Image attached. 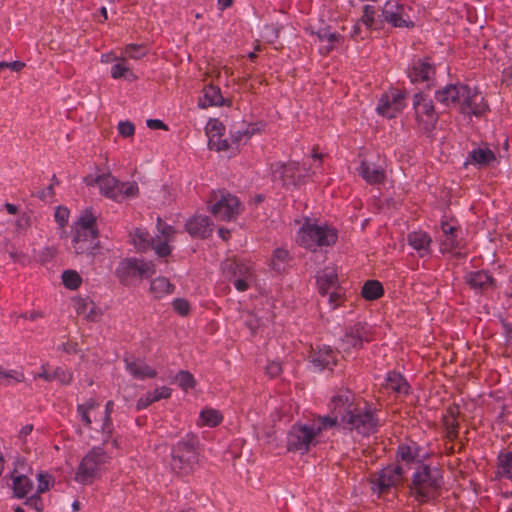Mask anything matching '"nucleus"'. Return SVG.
<instances>
[{
  "label": "nucleus",
  "instance_id": "f257e3e1",
  "mask_svg": "<svg viewBox=\"0 0 512 512\" xmlns=\"http://www.w3.org/2000/svg\"><path fill=\"white\" fill-rule=\"evenodd\" d=\"M334 412L340 416V423L362 436L376 433L380 427L378 411L367 402H356L352 391H339L332 397Z\"/></svg>",
  "mask_w": 512,
  "mask_h": 512
},
{
  "label": "nucleus",
  "instance_id": "f03ea898",
  "mask_svg": "<svg viewBox=\"0 0 512 512\" xmlns=\"http://www.w3.org/2000/svg\"><path fill=\"white\" fill-rule=\"evenodd\" d=\"M443 484V475L438 468L420 463L412 474L408 488L410 495L423 504L438 498Z\"/></svg>",
  "mask_w": 512,
  "mask_h": 512
},
{
  "label": "nucleus",
  "instance_id": "7ed1b4c3",
  "mask_svg": "<svg viewBox=\"0 0 512 512\" xmlns=\"http://www.w3.org/2000/svg\"><path fill=\"white\" fill-rule=\"evenodd\" d=\"M97 218L91 209H85L74 225L72 247L78 255H94L100 248Z\"/></svg>",
  "mask_w": 512,
  "mask_h": 512
},
{
  "label": "nucleus",
  "instance_id": "20e7f679",
  "mask_svg": "<svg viewBox=\"0 0 512 512\" xmlns=\"http://www.w3.org/2000/svg\"><path fill=\"white\" fill-rule=\"evenodd\" d=\"M198 439L187 434L172 447L171 468L179 476H188L194 472L199 462Z\"/></svg>",
  "mask_w": 512,
  "mask_h": 512
},
{
  "label": "nucleus",
  "instance_id": "39448f33",
  "mask_svg": "<svg viewBox=\"0 0 512 512\" xmlns=\"http://www.w3.org/2000/svg\"><path fill=\"white\" fill-rule=\"evenodd\" d=\"M338 240V231L329 225H317L305 221L297 233V242L311 251L317 248L333 246Z\"/></svg>",
  "mask_w": 512,
  "mask_h": 512
},
{
  "label": "nucleus",
  "instance_id": "423d86ee",
  "mask_svg": "<svg viewBox=\"0 0 512 512\" xmlns=\"http://www.w3.org/2000/svg\"><path fill=\"white\" fill-rule=\"evenodd\" d=\"M208 210L217 220L230 222L241 214L243 206L237 196L226 189H219L211 192Z\"/></svg>",
  "mask_w": 512,
  "mask_h": 512
},
{
  "label": "nucleus",
  "instance_id": "0eeeda50",
  "mask_svg": "<svg viewBox=\"0 0 512 512\" xmlns=\"http://www.w3.org/2000/svg\"><path fill=\"white\" fill-rule=\"evenodd\" d=\"M84 181L87 185L98 184L103 195L118 202L124 200L126 197H135L139 192L136 183L120 182L110 173L99 175L96 178L86 177Z\"/></svg>",
  "mask_w": 512,
  "mask_h": 512
},
{
  "label": "nucleus",
  "instance_id": "6e6552de",
  "mask_svg": "<svg viewBox=\"0 0 512 512\" xmlns=\"http://www.w3.org/2000/svg\"><path fill=\"white\" fill-rule=\"evenodd\" d=\"M110 456L103 447H93L81 460L75 473V481L83 484H92L98 477L101 466L108 463Z\"/></svg>",
  "mask_w": 512,
  "mask_h": 512
},
{
  "label": "nucleus",
  "instance_id": "1a4fd4ad",
  "mask_svg": "<svg viewBox=\"0 0 512 512\" xmlns=\"http://www.w3.org/2000/svg\"><path fill=\"white\" fill-rule=\"evenodd\" d=\"M413 109L416 129L429 136L439 119L433 100L424 93L418 92L413 96Z\"/></svg>",
  "mask_w": 512,
  "mask_h": 512
},
{
  "label": "nucleus",
  "instance_id": "9d476101",
  "mask_svg": "<svg viewBox=\"0 0 512 512\" xmlns=\"http://www.w3.org/2000/svg\"><path fill=\"white\" fill-rule=\"evenodd\" d=\"M369 483L373 493L382 497L404 482V470L399 464H391L370 475Z\"/></svg>",
  "mask_w": 512,
  "mask_h": 512
},
{
  "label": "nucleus",
  "instance_id": "9b49d317",
  "mask_svg": "<svg viewBox=\"0 0 512 512\" xmlns=\"http://www.w3.org/2000/svg\"><path fill=\"white\" fill-rule=\"evenodd\" d=\"M155 272V265L151 261L126 258L119 263L116 269V276L121 284L130 285L136 280L151 277Z\"/></svg>",
  "mask_w": 512,
  "mask_h": 512
},
{
  "label": "nucleus",
  "instance_id": "f8f14e48",
  "mask_svg": "<svg viewBox=\"0 0 512 512\" xmlns=\"http://www.w3.org/2000/svg\"><path fill=\"white\" fill-rule=\"evenodd\" d=\"M319 428L307 424L295 423L287 434L286 448L289 452L304 455L309 452L311 445H316Z\"/></svg>",
  "mask_w": 512,
  "mask_h": 512
},
{
  "label": "nucleus",
  "instance_id": "ddd939ff",
  "mask_svg": "<svg viewBox=\"0 0 512 512\" xmlns=\"http://www.w3.org/2000/svg\"><path fill=\"white\" fill-rule=\"evenodd\" d=\"M271 168L273 178L281 181L282 186L287 189L302 185L307 176V169L295 161L276 162L272 164Z\"/></svg>",
  "mask_w": 512,
  "mask_h": 512
},
{
  "label": "nucleus",
  "instance_id": "4468645a",
  "mask_svg": "<svg viewBox=\"0 0 512 512\" xmlns=\"http://www.w3.org/2000/svg\"><path fill=\"white\" fill-rule=\"evenodd\" d=\"M373 340V331L367 323L358 322L346 328L341 338V348L344 352L350 353L352 350H359L364 342Z\"/></svg>",
  "mask_w": 512,
  "mask_h": 512
},
{
  "label": "nucleus",
  "instance_id": "2eb2a0df",
  "mask_svg": "<svg viewBox=\"0 0 512 512\" xmlns=\"http://www.w3.org/2000/svg\"><path fill=\"white\" fill-rule=\"evenodd\" d=\"M408 78L412 83H427L432 81L436 75V66L430 56L413 59L407 70Z\"/></svg>",
  "mask_w": 512,
  "mask_h": 512
},
{
  "label": "nucleus",
  "instance_id": "dca6fc26",
  "mask_svg": "<svg viewBox=\"0 0 512 512\" xmlns=\"http://www.w3.org/2000/svg\"><path fill=\"white\" fill-rule=\"evenodd\" d=\"M465 93L459 107L460 113L464 115L482 116L488 110L489 106L483 95L475 89L466 86Z\"/></svg>",
  "mask_w": 512,
  "mask_h": 512
},
{
  "label": "nucleus",
  "instance_id": "f3484780",
  "mask_svg": "<svg viewBox=\"0 0 512 512\" xmlns=\"http://www.w3.org/2000/svg\"><path fill=\"white\" fill-rule=\"evenodd\" d=\"M384 20L397 28H413L414 22L409 19L405 6L397 1H388L382 11Z\"/></svg>",
  "mask_w": 512,
  "mask_h": 512
},
{
  "label": "nucleus",
  "instance_id": "a211bd4d",
  "mask_svg": "<svg viewBox=\"0 0 512 512\" xmlns=\"http://www.w3.org/2000/svg\"><path fill=\"white\" fill-rule=\"evenodd\" d=\"M222 271L228 281L234 279L255 280L253 267L238 259H228L222 263Z\"/></svg>",
  "mask_w": 512,
  "mask_h": 512
},
{
  "label": "nucleus",
  "instance_id": "6ab92c4d",
  "mask_svg": "<svg viewBox=\"0 0 512 512\" xmlns=\"http://www.w3.org/2000/svg\"><path fill=\"white\" fill-rule=\"evenodd\" d=\"M404 98V94L400 91L383 95L377 107L378 113L389 119L396 117L404 108Z\"/></svg>",
  "mask_w": 512,
  "mask_h": 512
},
{
  "label": "nucleus",
  "instance_id": "aec40b11",
  "mask_svg": "<svg viewBox=\"0 0 512 512\" xmlns=\"http://www.w3.org/2000/svg\"><path fill=\"white\" fill-rule=\"evenodd\" d=\"M465 84H448L445 87H443L440 90H437L435 93L436 100L449 107V106H455L460 107L462 97L464 93L466 92Z\"/></svg>",
  "mask_w": 512,
  "mask_h": 512
},
{
  "label": "nucleus",
  "instance_id": "412c9836",
  "mask_svg": "<svg viewBox=\"0 0 512 512\" xmlns=\"http://www.w3.org/2000/svg\"><path fill=\"white\" fill-rule=\"evenodd\" d=\"M337 351L331 347L322 345L312 349L310 353L311 362L319 369L332 370L337 364Z\"/></svg>",
  "mask_w": 512,
  "mask_h": 512
},
{
  "label": "nucleus",
  "instance_id": "4be33fe9",
  "mask_svg": "<svg viewBox=\"0 0 512 512\" xmlns=\"http://www.w3.org/2000/svg\"><path fill=\"white\" fill-rule=\"evenodd\" d=\"M460 408L457 404L449 405L442 416V425L445 429V438L453 442L459 436Z\"/></svg>",
  "mask_w": 512,
  "mask_h": 512
},
{
  "label": "nucleus",
  "instance_id": "5701e85b",
  "mask_svg": "<svg viewBox=\"0 0 512 512\" xmlns=\"http://www.w3.org/2000/svg\"><path fill=\"white\" fill-rule=\"evenodd\" d=\"M185 230L193 238H208L213 231V223L208 216L196 215L185 224Z\"/></svg>",
  "mask_w": 512,
  "mask_h": 512
},
{
  "label": "nucleus",
  "instance_id": "b1692460",
  "mask_svg": "<svg viewBox=\"0 0 512 512\" xmlns=\"http://www.w3.org/2000/svg\"><path fill=\"white\" fill-rule=\"evenodd\" d=\"M316 279L318 291L322 296L339 288L338 274L334 267H325L318 273Z\"/></svg>",
  "mask_w": 512,
  "mask_h": 512
},
{
  "label": "nucleus",
  "instance_id": "393cba45",
  "mask_svg": "<svg viewBox=\"0 0 512 512\" xmlns=\"http://www.w3.org/2000/svg\"><path fill=\"white\" fill-rule=\"evenodd\" d=\"M231 100H225L222 96L221 90L218 86L209 84L203 88V98L199 101L201 108H208L211 106H231Z\"/></svg>",
  "mask_w": 512,
  "mask_h": 512
},
{
  "label": "nucleus",
  "instance_id": "a878e982",
  "mask_svg": "<svg viewBox=\"0 0 512 512\" xmlns=\"http://www.w3.org/2000/svg\"><path fill=\"white\" fill-rule=\"evenodd\" d=\"M127 371L136 379L155 378L157 376L156 369L149 366L142 359H125Z\"/></svg>",
  "mask_w": 512,
  "mask_h": 512
},
{
  "label": "nucleus",
  "instance_id": "bb28decb",
  "mask_svg": "<svg viewBox=\"0 0 512 512\" xmlns=\"http://www.w3.org/2000/svg\"><path fill=\"white\" fill-rule=\"evenodd\" d=\"M407 241L418 252L420 257L430 253L432 239L427 232L421 230L410 232L407 236Z\"/></svg>",
  "mask_w": 512,
  "mask_h": 512
},
{
  "label": "nucleus",
  "instance_id": "cd10ccee",
  "mask_svg": "<svg viewBox=\"0 0 512 512\" xmlns=\"http://www.w3.org/2000/svg\"><path fill=\"white\" fill-rule=\"evenodd\" d=\"M466 283L475 290L484 291L495 287V280L487 271H475L466 276Z\"/></svg>",
  "mask_w": 512,
  "mask_h": 512
},
{
  "label": "nucleus",
  "instance_id": "c85d7f7f",
  "mask_svg": "<svg viewBox=\"0 0 512 512\" xmlns=\"http://www.w3.org/2000/svg\"><path fill=\"white\" fill-rule=\"evenodd\" d=\"M76 312L79 315H85V319L89 322H98L103 315V311L88 298L76 300Z\"/></svg>",
  "mask_w": 512,
  "mask_h": 512
},
{
  "label": "nucleus",
  "instance_id": "c756f323",
  "mask_svg": "<svg viewBox=\"0 0 512 512\" xmlns=\"http://www.w3.org/2000/svg\"><path fill=\"white\" fill-rule=\"evenodd\" d=\"M99 407L100 404L94 398H90L83 404L77 405V412L79 413L81 421L86 428L91 429L93 420L97 421L96 411Z\"/></svg>",
  "mask_w": 512,
  "mask_h": 512
},
{
  "label": "nucleus",
  "instance_id": "7c9ffc66",
  "mask_svg": "<svg viewBox=\"0 0 512 512\" xmlns=\"http://www.w3.org/2000/svg\"><path fill=\"white\" fill-rule=\"evenodd\" d=\"M317 37L322 44L320 46V53L328 55L333 49L343 42V36L336 32H329L326 29L319 30Z\"/></svg>",
  "mask_w": 512,
  "mask_h": 512
},
{
  "label": "nucleus",
  "instance_id": "2f4dec72",
  "mask_svg": "<svg viewBox=\"0 0 512 512\" xmlns=\"http://www.w3.org/2000/svg\"><path fill=\"white\" fill-rule=\"evenodd\" d=\"M359 174L369 184H381L386 179V172L381 167H372L367 161L363 160L359 167Z\"/></svg>",
  "mask_w": 512,
  "mask_h": 512
},
{
  "label": "nucleus",
  "instance_id": "473e14b6",
  "mask_svg": "<svg viewBox=\"0 0 512 512\" xmlns=\"http://www.w3.org/2000/svg\"><path fill=\"white\" fill-rule=\"evenodd\" d=\"M385 386L386 389L401 395H408L410 390V385L406 379L396 371H391L387 374Z\"/></svg>",
  "mask_w": 512,
  "mask_h": 512
},
{
  "label": "nucleus",
  "instance_id": "72a5a7b5",
  "mask_svg": "<svg viewBox=\"0 0 512 512\" xmlns=\"http://www.w3.org/2000/svg\"><path fill=\"white\" fill-rule=\"evenodd\" d=\"M468 160L474 165L486 166L495 161L496 156L489 148H477L469 153Z\"/></svg>",
  "mask_w": 512,
  "mask_h": 512
},
{
  "label": "nucleus",
  "instance_id": "f704fd0d",
  "mask_svg": "<svg viewBox=\"0 0 512 512\" xmlns=\"http://www.w3.org/2000/svg\"><path fill=\"white\" fill-rule=\"evenodd\" d=\"M175 286L166 277H157L150 284V291L155 298L160 299L165 295L171 294Z\"/></svg>",
  "mask_w": 512,
  "mask_h": 512
},
{
  "label": "nucleus",
  "instance_id": "c9c22d12",
  "mask_svg": "<svg viewBox=\"0 0 512 512\" xmlns=\"http://www.w3.org/2000/svg\"><path fill=\"white\" fill-rule=\"evenodd\" d=\"M223 421L222 413L213 408L203 409L199 415V421L197 423L198 426H208V427H216L220 425Z\"/></svg>",
  "mask_w": 512,
  "mask_h": 512
},
{
  "label": "nucleus",
  "instance_id": "e433bc0d",
  "mask_svg": "<svg viewBox=\"0 0 512 512\" xmlns=\"http://www.w3.org/2000/svg\"><path fill=\"white\" fill-rule=\"evenodd\" d=\"M13 494L16 498H24L33 489V482L25 475H12Z\"/></svg>",
  "mask_w": 512,
  "mask_h": 512
},
{
  "label": "nucleus",
  "instance_id": "4c0bfd02",
  "mask_svg": "<svg viewBox=\"0 0 512 512\" xmlns=\"http://www.w3.org/2000/svg\"><path fill=\"white\" fill-rule=\"evenodd\" d=\"M255 133L254 125L242 123L240 127L233 126L230 137L232 144L239 145L242 142L248 141Z\"/></svg>",
  "mask_w": 512,
  "mask_h": 512
},
{
  "label": "nucleus",
  "instance_id": "58836bf2",
  "mask_svg": "<svg viewBox=\"0 0 512 512\" xmlns=\"http://www.w3.org/2000/svg\"><path fill=\"white\" fill-rule=\"evenodd\" d=\"M383 294V285L378 280L366 281L361 290L362 297L369 301L377 300L382 297Z\"/></svg>",
  "mask_w": 512,
  "mask_h": 512
},
{
  "label": "nucleus",
  "instance_id": "ea45409f",
  "mask_svg": "<svg viewBox=\"0 0 512 512\" xmlns=\"http://www.w3.org/2000/svg\"><path fill=\"white\" fill-rule=\"evenodd\" d=\"M330 407H331V414H332L331 416L330 415L319 416L310 423V426L312 428H319V435L321 434V432L323 430L332 428L337 425L338 421L340 422V416H338L334 412L332 403L330 404Z\"/></svg>",
  "mask_w": 512,
  "mask_h": 512
},
{
  "label": "nucleus",
  "instance_id": "a19ab883",
  "mask_svg": "<svg viewBox=\"0 0 512 512\" xmlns=\"http://www.w3.org/2000/svg\"><path fill=\"white\" fill-rule=\"evenodd\" d=\"M132 241L134 246L139 251L148 250L151 246H153L154 243L153 238L149 232L140 228L135 229L134 233L132 234Z\"/></svg>",
  "mask_w": 512,
  "mask_h": 512
},
{
  "label": "nucleus",
  "instance_id": "79ce46f5",
  "mask_svg": "<svg viewBox=\"0 0 512 512\" xmlns=\"http://www.w3.org/2000/svg\"><path fill=\"white\" fill-rule=\"evenodd\" d=\"M418 457V449L416 445H409L402 443L398 446L396 451V459L404 461L405 463H412Z\"/></svg>",
  "mask_w": 512,
  "mask_h": 512
},
{
  "label": "nucleus",
  "instance_id": "37998d69",
  "mask_svg": "<svg viewBox=\"0 0 512 512\" xmlns=\"http://www.w3.org/2000/svg\"><path fill=\"white\" fill-rule=\"evenodd\" d=\"M498 474L508 479L512 478V452L500 453L497 463Z\"/></svg>",
  "mask_w": 512,
  "mask_h": 512
},
{
  "label": "nucleus",
  "instance_id": "c03bdc74",
  "mask_svg": "<svg viewBox=\"0 0 512 512\" xmlns=\"http://www.w3.org/2000/svg\"><path fill=\"white\" fill-rule=\"evenodd\" d=\"M175 381L185 392H187L189 389L195 388L197 384L193 374L187 370H180L175 376Z\"/></svg>",
  "mask_w": 512,
  "mask_h": 512
},
{
  "label": "nucleus",
  "instance_id": "a18cd8bd",
  "mask_svg": "<svg viewBox=\"0 0 512 512\" xmlns=\"http://www.w3.org/2000/svg\"><path fill=\"white\" fill-rule=\"evenodd\" d=\"M5 251L9 254L10 258L13 260L14 263H18L22 266H26L30 263V259L22 251H19L14 244L10 243L9 241L5 242L4 246Z\"/></svg>",
  "mask_w": 512,
  "mask_h": 512
},
{
  "label": "nucleus",
  "instance_id": "49530a36",
  "mask_svg": "<svg viewBox=\"0 0 512 512\" xmlns=\"http://www.w3.org/2000/svg\"><path fill=\"white\" fill-rule=\"evenodd\" d=\"M62 282L66 288L76 290L81 286L82 278L77 271L66 270L62 274Z\"/></svg>",
  "mask_w": 512,
  "mask_h": 512
},
{
  "label": "nucleus",
  "instance_id": "de8ad7c7",
  "mask_svg": "<svg viewBox=\"0 0 512 512\" xmlns=\"http://www.w3.org/2000/svg\"><path fill=\"white\" fill-rule=\"evenodd\" d=\"M290 259L289 251L284 248H276L273 251L271 263L275 270H280V266L287 263Z\"/></svg>",
  "mask_w": 512,
  "mask_h": 512
},
{
  "label": "nucleus",
  "instance_id": "09e8293b",
  "mask_svg": "<svg viewBox=\"0 0 512 512\" xmlns=\"http://www.w3.org/2000/svg\"><path fill=\"white\" fill-rule=\"evenodd\" d=\"M125 55L129 58L138 60L143 58L147 53V47L142 44H128L124 49Z\"/></svg>",
  "mask_w": 512,
  "mask_h": 512
},
{
  "label": "nucleus",
  "instance_id": "8fccbe9b",
  "mask_svg": "<svg viewBox=\"0 0 512 512\" xmlns=\"http://www.w3.org/2000/svg\"><path fill=\"white\" fill-rule=\"evenodd\" d=\"M375 15V7L372 5H365L363 8V14L360 18V22L363 23L367 27V29H373L376 22Z\"/></svg>",
  "mask_w": 512,
  "mask_h": 512
},
{
  "label": "nucleus",
  "instance_id": "3c124183",
  "mask_svg": "<svg viewBox=\"0 0 512 512\" xmlns=\"http://www.w3.org/2000/svg\"><path fill=\"white\" fill-rule=\"evenodd\" d=\"M25 379V376L22 372L18 371H1L0 373V384L9 385L13 382L21 383Z\"/></svg>",
  "mask_w": 512,
  "mask_h": 512
},
{
  "label": "nucleus",
  "instance_id": "603ef678",
  "mask_svg": "<svg viewBox=\"0 0 512 512\" xmlns=\"http://www.w3.org/2000/svg\"><path fill=\"white\" fill-rule=\"evenodd\" d=\"M53 380H57L59 383L63 385H68L71 383L73 379V373L69 370H66L62 367H57L52 372Z\"/></svg>",
  "mask_w": 512,
  "mask_h": 512
},
{
  "label": "nucleus",
  "instance_id": "864d4df0",
  "mask_svg": "<svg viewBox=\"0 0 512 512\" xmlns=\"http://www.w3.org/2000/svg\"><path fill=\"white\" fill-rule=\"evenodd\" d=\"M174 311L180 316L186 317L190 313V303L184 298H176L172 302Z\"/></svg>",
  "mask_w": 512,
  "mask_h": 512
},
{
  "label": "nucleus",
  "instance_id": "5fc2aeb1",
  "mask_svg": "<svg viewBox=\"0 0 512 512\" xmlns=\"http://www.w3.org/2000/svg\"><path fill=\"white\" fill-rule=\"evenodd\" d=\"M70 211L63 206L57 207L55 211V221L59 224L61 228H64L69 220Z\"/></svg>",
  "mask_w": 512,
  "mask_h": 512
},
{
  "label": "nucleus",
  "instance_id": "6e6d98bb",
  "mask_svg": "<svg viewBox=\"0 0 512 512\" xmlns=\"http://www.w3.org/2000/svg\"><path fill=\"white\" fill-rule=\"evenodd\" d=\"M128 74L133 76V73L130 71V69L127 66H125L123 63H117V64L113 65L111 68V76L114 79L127 77Z\"/></svg>",
  "mask_w": 512,
  "mask_h": 512
},
{
  "label": "nucleus",
  "instance_id": "4d7b16f0",
  "mask_svg": "<svg viewBox=\"0 0 512 512\" xmlns=\"http://www.w3.org/2000/svg\"><path fill=\"white\" fill-rule=\"evenodd\" d=\"M209 147L216 151H226L230 148V143L227 139H221L220 137L215 139V135H212L209 139Z\"/></svg>",
  "mask_w": 512,
  "mask_h": 512
},
{
  "label": "nucleus",
  "instance_id": "13d9d810",
  "mask_svg": "<svg viewBox=\"0 0 512 512\" xmlns=\"http://www.w3.org/2000/svg\"><path fill=\"white\" fill-rule=\"evenodd\" d=\"M113 407H114L113 401L110 400L106 403L102 429H103V431L107 430L108 433H111V424H112L111 413L113 411Z\"/></svg>",
  "mask_w": 512,
  "mask_h": 512
},
{
  "label": "nucleus",
  "instance_id": "bf43d9fd",
  "mask_svg": "<svg viewBox=\"0 0 512 512\" xmlns=\"http://www.w3.org/2000/svg\"><path fill=\"white\" fill-rule=\"evenodd\" d=\"M150 393L152 395V398H153L154 402H156V401H159L161 399H168V398H170L171 394H172V389L167 387V386H163V387L154 389Z\"/></svg>",
  "mask_w": 512,
  "mask_h": 512
},
{
  "label": "nucleus",
  "instance_id": "052dcab7",
  "mask_svg": "<svg viewBox=\"0 0 512 512\" xmlns=\"http://www.w3.org/2000/svg\"><path fill=\"white\" fill-rule=\"evenodd\" d=\"M119 134L123 137H131L135 133V126L130 121H121L118 124Z\"/></svg>",
  "mask_w": 512,
  "mask_h": 512
},
{
  "label": "nucleus",
  "instance_id": "680f3d73",
  "mask_svg": "<svg viewBox=\"0 0 512 512\" xmlns=\"http://www.w3.org/2000/svg\"><path fill=\"white\" fill-rule=\"evenodd\" d=\"M329 293V304L332 309H336L343 302V293L340 291V288L331 290Z\"/></svg>",
  "mask_w": 512,
  "mask_h": 512
},
{
  "label": "nucleus",
  "instance_id": "e2e57ef3",
  "mask_svg": "<svg viewBox=\"0 0 512 512\" xmlns=\"http://www.w3.org/2000/svg\"><path fill=\"white\" fill-rule=\"evenodd\" d=\"M266 373L272 378L278 377L282 373L281 363L277 361L269 362L266 366Z\"/></svg>",
  "mask_w": 512,
  "mask_h": 512
},
{
  "label": "nucleus",
  "instance_id": "0e129e2a",
  "mask_svg": "<svg viewBox=\"0 0 512 512\" xmlns=\"http://www.w3.org/2000/svg\"><path fill=\"white\" fill-rule=\"evenodd\" d=\"M445 237V240L441 244L444 250L451 252L459 247L456 234Z\"/></svg>",
  "mask_w": 512,
  "mask_h": 512
},
{
  "label": "nucleus",
  "instance_id": "69168bd1",
  "mask_svg": "<svg viewBox=\"0 0 512 512\" xmlns=\"http://www.w3.org/2000/svg\"><path fill=\"white\" fill-rule=\"evenodd\" d=\"M49 478L50 477L48 474H43V473L38 474V480H39V484H38V488H37L38 493H44L49 490Z\"/></svg>",
  "mask_w": 512,
  "mask_h": 512
},
{
  "label": "nucleus",
  "instance_id": "338daca9",
  "mask_svg": "<svg viewBox=\"0 0 512 512\" xmlns=\"http://www.w3.org/2000/svg\"><path fill=\"white\" fill-rule=\"evenodd\" d=\"M25 504L29 507L34 508L37 512L43 511V502L39 496H31L26 501Z\"/></svg>",
  "mask_w": 512,
  "mask_h": 512
},
{
  "label": "nucleus",
  "instance_id": "774afa93",
  "mask_svg": "<svg viewBox=\"0 0 512 512\" xmlns=\"http://www.w3.org/2000/svg\"><path fill=\"white\" fill-rule=\"evenodd\" d=\"M154 403V400L152 398V395L150 392L146 393L144 396L139 398L136 403L137 410H143L147 408L149 405Z\"/></svg>",
  "mask_w": 512,
  "mask_h": 512
}]
</instances>
